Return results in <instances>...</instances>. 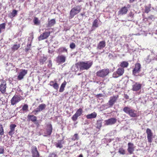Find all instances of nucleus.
<instances>
[{
    "mask_svg": "<svg viewBox=\"0 0 157 157\" xmlns=\"http://www.w3.org/2000/svg\"><path fill=\"white\" fill-rule=\"evenodd\" d=\"M92 64V62L91 61L81 62L78 64L80 70H81L88 69Z\"/></svg>",
    "mask_w": 157,
    "mask_h": 157,
    "instance_id": "f257e3e1",
    "label": "nucleus"
},
{
    "mask_svg": "<svg viewBox=\"0 0 157 157\" xmlns=\"http://www.w3.org/2000/svg\"><path fill=\"white\" fill-rule=\"evenodd\" d=\"M123 111L126 114H128L131 117H135L137 116V111L131 108L126 106L123 109Z\"/></svg>",
    "mask_w": 157,
    "mask_h": 157,
    "instance_id": "f03ea898",
    "label": "nucleus"
},
{
    "mask_svg": "<svg viewBox=\"0 0 157 157\" xmlns=\"http://www.w3.org/2000/svg\"><path fill=\"white\" fill-rule=\"evenodd\" d=\"M81 8L80 6H77L72 8L70 12V18H72L75 15L79 13L81 10Z\"/></svg>",
    "mask_w": 157,
    "mask_h": 157,
    "instance_id": "7ed1b4c3",
    "label": "nucleus"
},
{
    "mask_svg": "<svg viewBox=\"0 0 157 157\" xmlns=\"http://www.w3.org/2000/svg\"><path fill=\"white\" fill-rule=\"evenodd\" d=\"M109 72V69H103L98 71L97 72V75L100 77H104L106 76Z\"/></svg>",
    "mask_w": 157,
    "mask_h": 157,
    "instance_id": "20e7f679",
    "label": "nucleus"
},
{
    "mask_svg": "<svg viewBox=\"0 0 157 157\" xmlns=\"http://www.w3.org/2000/svg\"><path fill=\"white\" fill-rule=\"evenodd\" d=\"M22 99V97L18 95H15L11 100V104L12 105H14Z\"/></svg>",
    "mask_w": 157,
    "mask_h": 157,
    "instance_id": "39448f33",
    "label": "nucleus"
},
{
    "mask_svg": "<svg viewBox=\"0 0 157 157\" xmlns=\"http://www.w3.org/2000/svg\"><path fill=\"white\" fill-rule=\"evenodd\" d=\"M124 72V69L123 68H119L116 72H114L113 75V77L117 78L123 75Z\"/></svg>",
    "mask_w": 157,
    "mask_h": 157,
    "instance_id": "423d86ee",
    "label": "nucleus"
},
{
    "mask_svg": "<svg viewBox=\"0 0 157 157\" xmlns=\"http://www.w3.org/2000/svg\"><path fill=\"white\" fill-rule=\"evenodd\" d=\"M82 112L83 110L82 109L79 108L78 109L75 114L72 117V120L74 121H76L78 117L82 115Z\"/></svg>",
    "mask_w": 157,
    "mask_h": 157,
    "instance_id": "0eeeda50",
    "label": "nucleus"
},
{
    "mask_svg": "<svg viewBox=\"0 0 157 157\" xmlns=\"http://www.w3.org/2000/svg\"><path fill=\"white\" fill-rule=\"evenodd\" d=\"M117 99V96H116L111 97L108 102L107 103V105L109 106V108L112 107Z\"/></svg>",
    "mask_w": 157,
    "mask_h": 157,
    "instance_id": "6e6552de",
    "label": "nucleus"
},
{
    "mask_svg": "<svg viewBox=\"0 0 157 157\" xmlns=\"http://www.w3.org/2000/svg\"><path fill=\"white\" fill-rule=\"evenodd\" d=\"M146 132L147 134V137L148 142L151 143L152 142V139L153 137V133L151 130L147 128L146 129Z\"/></svg>",
    "mask_w": 157,
    "mask_h": 157,
    "instance_id": "1a4fd4ad",
    "label": "nucleus"
},
{
    "mask_svg": "<svg viewBox=\"0 0 157 157\" xmlns=\"http://www.w3.org/2000/svg\"><path fill=\"white\" fill-rule=\"evenodd\" d=\"M117 120L114 118H111L105 121V125H112L115 124Z\"/></svg>",
    "mask_w": 157,
    "mask_h": 157,
    "instance_id": "9d476101",
    "label": "nucleus"
},
{
    "mask_svg": "<svg viewBox=\"0 0 157 157\" xmlns=\"http://www.w3.org/2000/svg\"><path fill=\"white\" fill-rule=\"evenodd\" d=\"M141 68V65L139 63H136L135 64V67L134 68L132 73L135 76H137L138 73L140 71Z\"/></svg>",
    "mask_w": 157,
    "mask_h": 157,
    "instance_id": "9b49d317",
    "label": "nucleus"
},
{
    "mask_svg": "<svg viewBox=\"0 0 157 157\" xmlns=\"http://www.w3.org/2000/svg\"><path fill=\"white\" fill-rule=\"evenodd\" d=\"M142 85L137 82H134L132 85V90L134 91H137L141 89Z\"/></svg>",
    "mask_w": 157,
    "mask_h": 157,
    "instance_id": "f8f14e48",
    "label": "nucleus"
},
{
    "mask_svg": "<svg viewBox=\"0 0 157 157\" xmlns=\"http://www.w3.org/2000/svg\"><path fill=\"white\" fill-rule=\"evenodd\" d=\"M6 82L5 80L2 81L0 85V91L2 94H4L6 92Z\"/></svg>",
    "mask_w": 157,
    "mask_h": 157,
    "instance_id": "ddd939ff",
    "label": "nucleus"
},
{
    "mask_svg": "<svg viewBox=\"0 0 157 157\" xmlns=\"http://www.w3.org/2000/svg\"><path fill=\"white\" fill-rule=\"evenodd\" d=\"M27 70L25 69H22L19 73L17 76V79L19 80H21L23 78L24 76L27 74Z\"/></svg>",
    "mask_w": 157,
    "mask_h": 157,
    "instance_id": "4468645a",
    "label": "nucleus"
},
{
    "mask_svg": "<svg viewBox=\"0 0 157 157\" xmlns=\"http://www.w3.org/2000/svg\"><path fill=\"white\" fill-rule=\"evenodd\" d=\"M31 150L33 157H39V154L36 146H32L31 147Z\"/></svg>",
    "mask_w": 157,
    "mask_h": 157,
    "instance_id": "2eb2a0df",
    "label": "nucleus"
},
{
    "mask_svg": "<svg viewBox=\"0 0 157 157\" xmlns=\"http://www.w3.org/2000/svg\"><path fill=\"white\" fill-rule=\"evenodd\" d=\"M50 32H45L38 37L39 40H41L47 38L50 35Z\"/></svg>",
    "mask_w": 157,
    "mask_h": 157,
    "instance_id": "dca6fc26",
    "label": "nucleus"
},
{
    "mask_svg": "<svg viewBox=\"0 0 157 157\" xmlns=\"http://www.w3.org/2000/svg\"><path fill=\"white\" fill-rule=\"evenodd\" d=\"M66 57L63 55L58 56L56 58V61L58 63H62L65 62Z\"/></svg>",
    "mask_w": 157,
    "mask_h": 157,
    "instance_id": "f3484780",
    "label": "nucleus"
},
{
    "mask_svg": "<svg viewBox=\"0 0 157 157\" xmlns=\"http://www.w3.org/2000/svg\"><path fill=\"white\" fill-rule=\"evenodd\" d=\"M46 130V132L45 133L46 135L44 136H48L50 135L51 134L52 130V128L51 124H49L47 125V128Z\"/></svg>",
    "mask_w": 157,
    "mask_h": 157,
    "instance_id": "a211bd4d",
    "label": "nucleus"
},
{
    "mask_svg": "<svg viewBox=\"0 0 157 157\" xmlns=\"http://www.w3.org/2000/svg\"><path fill=\"white\" fill-rule=\"evenodd\" d=\"M16 127V125L14 124H12L10 125V130L8 132V134L10 136H12L14 134L15 128Z\"/></svg>",
    "mask_w": 157,
    "mask_h": 157,
    "instance_id": "6ab92c4d",
    "label": "nucleus"
},
{
    "mask_svg": "<svg viewBox=\"0 0 157 157\" xmlns=\"http://www.w3.org/2000/svg\"><path fill=\"white\" fill-rule=\"evenodd\" d=\"M128 151L129 153L131 154L133 153V152L134 150V144L132 143H129L128 144Z\"/></svg>",
    "mask_w": 157,
    "mask_h": 157,
    "instance_id": "aec40b11",
    "label": "nucleus"
},
{
    "mask_svg": "<svg viewBox=\"0 0 157 157\" xmlns=\"http://www.w3.org/2000/svg\"><path fill=\"white\" fill-rule=\"evenodd\" d=\"M99 21L97 19H95L92 23V27L90 31H92L98 27Z\"/></svg>",
    "mask_w": 157,
    "mask_h": 157,
    "instance_id": "412c9836",
    "label": "nucleus"
},
{
    "mask_svg": "<svg viewBox=\"0 0 157 157\" xmlns=\"http://www.w3.org/2000/svg\"><path fill=\"white\" fill-rule=\"evenodd\" d=\"M128 11V9L125 6L121 8L118 12V14L119 15H123L126 14Z\"/></svg>",
    "mask_w": 157,
    "mask_h": 157,
    "instance_id": "4be33fe9",
    "label": "nucleus"
},
{
    "mask_svg": "<svg viewBox=\"0 0 157 157\" xmlns=\"http://www.w3.org/2000/svg\"><path fill=\"white\" fill-rule=\"evenodd\" d=\"M46 107V105L44 104H42L39 105L38 107L36 108V112H40L41 111L45 109Z\"/></svg>",
    "mask_w": 157,
    "mask_h": 157,
    "instance_id": "5701e85b",
    "label": "nucleus"
},
{
    "mask_svg": "<svg viewBox=\"0 0 157 157\" xmlns=\"http://www.w3.org/2000/svg\"><path fill=\"white\" fill-rule=\"evenodd\" d=\"M105 45V41H102L98 43L97 47V48L99 50H101L104 48Z\"/></svg>",
    "mask_w": 157,
    "mask_h": 157,
    "instance_id": "b1692460",
    "label": "nucleus"
},
{
    "mask_svg": "<svg viewBox=\"0 0 157 157\" xmlns=\"http://www.w3.org/2000/svg\"><path fill=\"white\" fill-rule=\"evenodd\" d=\"M64 143L63 140H58L55 144V146L57 148H61L63 147V144Z\"/></svg>",
    "mask_w": 157,
    "mask_h": 157,
    "instance_id": "393cba45",
    "label": "nucleus"
},
{
    "mask_svg": "<svg viewBox=\"0 0 157 157\" xmlns=\"http://www.w3.org/2000/svg\"><path fill=\"white\" fill-rule=\"evenodd\" d=\"M97 116V113L95 112H94L91 114L87 115L86 117L87 119H90L95 118Z\"/></svg>",
    "mask_w": 157,
    "mask_h": 157,
    "instance_id": "a878e982",
    "label": "nucleus"
},
{
    "mask_svg": "<svg viewBox=\"0 0 157 157\" xmlns=\"http://www.w3.org/2000/svg\"><path fill=\"white\" fill-rule=\"evenodd\" d=\"M28 120L35 122L37 121V117L33 115H28L27 116Z\"/></svg>",
    "mask_w": 157,
    "mask_h": 157,
    "instance_id": "bb28decb",
    "label": "nucleus"
},
{
    "mask_svg": "<svg viewBox=\"0 0 157 157\" xmlns=\"http://www.w3.org/2000/svg\"><path fill=\"white\" fill-rule=\"evenodd\" d=\"M67 84V82L64 81L61 84L60 89L59 90V92H62L63 91L64 88L65 87Z\"/></svg>",
    "mask_w": 157,
    "mask_h": 157,
    "instance_id": "cd10ccee",
    "label": "nucleus"
},
{
    "mask_svg": "<svg viewBox=\"0 0 157 157\" xmlns=\"http://www.w3.org/2000/svg\"><path fill=\"white\" fill-rule=\"evenodd\" d=\"M17 14V11L16 10H13L12 12L10 13L9 15V17L10 18H13L15 17Z\"/></svg>",
    "mask_w": 157,
    "mask_h": 157,
    "instance_id": "c85d7f7f",
    "label": "nucleus"
},
{
    "mask_svg": "<svg viewBox=\"0 0 157 157\" xmlns=\"http://www.w3.org/2000/svg\"><path fill=\"white\" fill-rule=\"evenodd\" d=\"M128 63L126 61H123L121 63L120 65V67L121 68L127 67L128 66Z\"/></svg>",
    "mask_w": 157,
    "mask_h": 157,
    "instance_id": "c756f323",
    "label": "nucleus"
},
{
    "mask_svg": "<svg viewBox=\"0 0 157 157\" xmlns=\"http://www.w3.org/2000/svg\"><path fill=\"white\" fill-rule=\"evenodd\" d=\"M47 58L44 56H41L40 59V64H43L46 60Z\"/></svg>",
    "mask_w": 157,
    "mask_h": 157,
    "instance_id": "7c9ffc66",
    "label": "nucleus"
},
{
    "mask_svg": "<svg viewBox=\"0 0 157 157\" xmlns=\"http://www.w3.org/2000/svg\"><path fill=\"white\" fill-rule=\"evenodd\" d=\"M56 22V20L54 19H52L50 21H48V26H53Z\"/></svg>",
    "mask_w": 157,
    "mask_h": 157,
    "instance_id": "2f4dec72",
    "label": "nucleus"
},
{
    "mask_svg": "<svg viewBox=\"0 0 157 157\" xmlns=\"http://www.w3.org/2000/svg\"><path fill=\"white\" fill-rule=\"evenodd\" d=\"M102 120H99L97 121L96 128L98 129H100L102 126Z\"/></svg>",
    "mask_w": 157,
    "mask_h": 157,
    "instance_id": "473e14b6",
    "label": "nucleus"
},
{
    "mask_svg": "<svg viewBox=\"0 0 157 157\" xmlns=\"http://www.w3.org/2000/svg\"><path fill=\"white\" fill-rule=\"evenodd\" d=\"M6 24L5 23H3L0 24V33L2 31H4L5 29Z\"/></svg>",
    "mask_w": 157,
    "mask_h": 157,
    "instance_id": "72a5a7b5",
    "label": "nucleus"
},
{
    "mask_svg": "<svg viewBox=\"0 0 157 157\" xmlns=\"http://www.w3.org/2000/svg\"><path fill=\"white\" fill-rule=\"evenodd\" d=\"M58 51L59 53L67 52V50L65 47H62L59 49Z\"/></svg>",
    "mask_w": 157,
    "mask_h": 157,
    "instance_id": "f704fd0d",
    "label": "nucleus"
},
{
    "mask_svg": "<svg viewBox=\"0 0 157 157\" xmlns=\"http://www.w3.org/2000/svg\"><path fill=\"white\" fill-rule=\"evenodd\" d=\"M151 6V5L149 4V6H145V12L148 13L150 11Z\"/></svg>",
    "mask_w": 157,
    "mask_h": 157,
    "instance_id": "c9c22d12",
    "label": "nucleus"
},
{
    "mask_svg": "<svg viewBox=\"0 0 157 157\" xmlns=\"http://www.w3.org/2000/svg\"><path fill=\"white\" fill-rule=\"evenodd\" d=\"M20 44H14L12 47V50H13L14 51H16L20 47Z\"/></svg>",
    "mask_w": 157,
    "mask_h": 157,
    "instance_id": "e433bc0d",
    "label": "nucleus"
},
{
    "mask_svg": "<svg viewBox=\"0 0 157 157\" xmlns=\"http://www.w3.org/2000/svg\"><path fill=\"white\" fill-rule=\"evenodd\" d=\"M33 22L34 24L36 25H39L40 24V22L38 19L36 17H34L33 19Z\"/></svg>",
    "mask_w": 157,
    "mask_h": 157,
    "instance_id": "4c0bfd02",
    "label": "nucleus"
},
{
    "mask_svg": "<svg viewBox=\"0 0 157 157\" xmlns=\"http://www.w3.org/2000/svg\"><path fill=\"white\" fill-rule=\"evenodd\" d=\"M28 105L27 104H25L23 105L21 109L23 111H24L25 112H27V111H28Z\"/></svg>",
    "mask_w": 157,
    "mask_h": 157,
    "instance_id": "58836bf2",
    "label": "nucleus"
},
{
    "mask_svg": "<svg viewBox=\"0 0 157 157\" xmlns=\"http://www.w3.org/2000/svg\"><path fill=\"white\" fill-rule=\"evenodd\" d=\"M150 56L148 55L147 57L144 59L145 62L147 63H149L151 60V59L150 58Z\"/></svg>",
    "mask_w": 157,
    "mask_h": 157,
    "instance_id": "ea45409f",
    "label": "nucleus"
},
{
    "mask_svg": "<svg viewBox=\"0 0 157 157\" xmlns=\"http://www.w3.org/2000/svg\"><path fill=\"white\" fill-rule=\"evenodd\" d=\"M4 134V131L2 125L0 124V135L2 136Z\"/></svg>",
    "mask_w": 157,
    "mask_h": 157,
    "instance_id": "a19ab883",
    "label": "nucleus"
},
{
    "mask_svg": "<svg viewBox=\"0 0 157 157\" xmlns=\"http://www.w3.org/2000/svg\"><path fill=\"white\" fill-rule=\"evenodd\" d=\"M79 139V137L78 134H75L74 136H73L72 138V140H78Z\"/></svg>",
    "mask_w": 157,
    "mask_h": 157,
    "instance_id": "79ce46f5",
    "label": "nucleus"
},
{
    "mask_svg": "<svg viewBox=\"0 0 157 157\" xmlns=\"http://www.w3.org/2000/svg\"><path fill=\"white\" fill-rule=\"evenodd\" d=\"M134 14L132 12H130V13L128 14V17L130 18V19L129 20V21H132V18L133 17Z\"/></svg>",
    "mask_w": 157,
    "mask_h": 157,
    "instance_id": "37998d69",
    "label": "nucleus"
},
{
    "mask_svg": "<svg viewBox=\"0 0 157 157\" xmlns=\"http://www.w3.org/2000/svg\"><path fill=\"white\" fill-rule=\"evenodd\" d=\"M52 86L54 88V89L57 90H58L59 88V85L56 82Z\"/></svg>",
    "mask_w": 157,
    "mask_h": 157,
    "instance_id": "c03bdc74",
    "label": "nucleus"
},
{
    "mask_svg": "<svg viewBox=\"0 0 157 157\" xmlns=\"http://www.w3.org/2000/svg\"><path fill=\"white\" fill-rule=\"evenodd\" d=\"M119 152L121 154L124 155L125 154V150L122 148L119 149Z\"/></svg>",
    "mask_w": 157,
    "mask_h": 157,
    "instance_id": "a18cd8bd",
    "label": "nucleus"
},
{
    "mask_svg": "<svg viewBox=\"0 0 157 157\" xmlns=\"http://www.w3.org/2000/svg\"><path fill=\"white\" fill-rule=\"evenodd\" d=\"M4 152V147L0 146V154H3Z\"/></svg>",
    "mask_w": 157,
    "mask_h": 157,
    "instance_id": "49530a36",
    "label": "nucleus"
},
{
    "mask_svg": "<svg viewBox=\"0 0 157 157\" xmlns=\"http://www.w3.org/2000/svg\"><path fill=\"white\" fill-rule=\"evenodd\" d=\"M70 47L71 48L74 49L75 47V44L73 43H72L70 44Z\"/></svg>",
    "mask_w": 157,
    "mask_h": 157,
    "instance_id": "de8ad7c7",
    "label": "nucleus"
},
{
    "mask_svg": "<svg viewBox=\"0 0 157 157\" xmlns=\"http://www.w3.org/2000/svg\"><path fill=\"white\" fill-rule=\"evenodd\" d=\"M52 66V61L51 60H49L48 61V66L49 67H51Z\"/></svg>",
    "mask_w": 157,
    "mask_h": 157,
    "instance_id": "09e8293b",
    "label": "nucleus"
},
{
    "mask_svg": "<svg viewBox=\"0 0 157 157\" xmlns=\"http://www.w3.org/2000/svg\"><path fill=\"white\" fill-rule=\"evenodd\" d=\"M30 45V44L27 45V47L25 48V51L26 52H27L29 49Z\"/></svg>",
    "mask_w": 157,
    "mask_h": 157,
    "instance_id": "8fccbe9b",
    "label": "nucleus"
},
{
    "mask_svg": "<svg viewBox=\"0 0 157 157\" xmlns=\"http://www.w3.org/2000/svg\"><path fill=\"white\" fill-rule=\"evenodd\" d=\"M56 155L55 153L50 154L48 157H55Z\"/></svg>",
    "mask_w": 157,
    "mask_h": 157,
    "instance_id": "3c124183",
    "label": "nucleus"
},
{
    "mask_svg": "<svg viewBox=\"0 0 157 157\" xmlns=\"http://www.w3.org/2000/svg\"><path fill=\"white\" fill-rule=\"evenodd\" d=\"M55 83L53 81H51L50 82V83H49V85H50V86H53V84H54Z\"/></svg>",
    "mask_w": 157,
    "mask_h": 157,
    "instance_id": "603ef678",
    "label": "nucleus"
},
{
    "mask_svg": "<svg viewBox=\"0 0 157 157\" xmlns=\"http://www.w3.org/2000/svg\"><path fill=\"white\" fill-rule=\"evenodd\" d=\"M36 110L33 111L32 112V113H34V114L35 115H36L37 114V113H39V112H36Z\"/></svg>",
    "mask_w": 157,
    "mask_h": 157,
    "instance_id": "864d4df0",
    "label": "nucleus"
},
{
    "mask_svg": "<svg viewBox=\"0 0 157 157\" xmlns=\"http://www.w3.org/2000/svg\"><path fill=\"white\" fill-rule=\"evenodd\" d=\"M135 0H129L130 3H132L135 1Z\"/></svg>",
    "mask_w": 157,
    "mask_h": 157,
    "instance_id": "5fc2aeb1",
    "label": "nucleus"
},
{
    "mask_svg": "<svg viewBox=\"0 0 157 157\" xmlns=\"http://www.w3.org/2000/svg\"><path fill=\"white\" fill-rule=\"evenodd\" d=\"M78 3H79L82 2V0H76Z\"/></svg>",
    "mask_w": 157,
    "mask_h": 157,
    "instance_id": "6e6d98bb",
    "label": "nucleus"
},
{
    "mask_svg": "<svg viewBox=\"0 0 157 157\" xmlns=\"http://www.w3.org/2000/svg\"><path fill=\"white\" fill-rule=\"evenodd\" d=\"M154 17L152 15H151L149 17V18H151V19H152Z\"/></svg>",
    "mask_w": 157,
    "mask_h": 157,
    "instance_id": "4d7b16f0",
    "label": "nucleus"
},
{
    "mask_svg": "<svg viewBox=\"0 0 157 157\" xmlns=\"http://www.w3.org/2000/svg\"><path fill=\"white\" fill-rule=\"evenodd\" d=\"M130 7V5L128 4L127 6L126 7H127V8L128 9V8H129Z\"/></svg>",
    "mask_w": 157,
    "mask_h": 157,
    "instance_id": "13d9d810",
    "label": "nucleus"
},
{
    "mask_svg": "<svg viewBox=\"0 0 157 157\" xmlns=\"http://www.w3.org/2000/svg\"><path fill=\"white\" fill-rule=\"evenodd\" d=\"M78 157H83V156L82 154H81L79 155Z\"/></svg>",
    "mask_w": 157,
    "mask_h": 157,
    "instance_id": "bf43d9fd",
    "label": "nucleus"
},
{
    "mask_svg": "<svg viewBox=\"0 0 157 157\" xmlns=\"http://www.w3.org/2000/svg\"><path fill=\"white\" fill-rule=\"evenodd\" d=\"M125 97L127 99H128V96L127 95H126Z\"/></svg>",
    "mask_w": 157,
    "mask_h": 157,
    "instance_id": "052dcab7",
    "label": "nucleus"
},
{
    "mask_svg": "<svg viewBox=\"0 0 157 157\" xmlns=\"http://www.w3.org/2000/svg\"><path fill=\"white\" fill-rule=\"evenodd\" d=\"M101 95H102V94H99L98 95V96H100V97L101 96Z\"/></svg>",
    "mask_w": 157,
    "mask_h": 157,
    "instance_id": "680f3d73",
    "label": "nucleus"
},
{
    "mask_svg": "<svg viewBox=\"0 0 157 157\" xmlns=\"http://www.w3.org/2000/svg\"><path fill=\"white\" fill-rule=\"evenodd\" d=\"M21 2H23L25 0H19Z\"/></svg>",
    "mask_w": 157,
    "mask_h": 157,
    "instance_id": "e2e57ef3",
    "label": "nucleus"
},
{
    "mask_svg": "<svg viewBox=\"0 0 157 157\" xmlns=\"http://www.w3.org/2000/svg\"><path fill=\"white\" fill-rule=\"evenodd\" d=\"M156 34H157V29L156 31Z\"/></svg>",
    "mask_w": 157,
    "mask_h": 157,
    "instance_id": "0e129e2a",
    "label": "nucleus"
},
{
    "mask_svg": "<svg viewBox=\"0 0 157 157\" xmlns=\"http://www.w3.org/2000/svg\"><path fill=\"white\" fill-rule=\"evenodd\" d=\"M14 0H10L12 2L13 1H14Z\"/></svg>",
    "mask_w": 157,
    "mask_h": 157,
    "instance_id": "69168bd1",
    "label": "nucleus"
},
{
    "mask_svg": "<svg viewBox=\"0 0 157 157\" xmlns=\"http://www.w3.org/2000/svg\"><path fill=\"white\" fill-rule=\"evenodd\" d=\"M81 15H82H82H83V14H81Z\"/></svg>",
    "mask_w": 157,
    "mask_h": 157,
    "instance_id": "338daca9",
    "label": "nucleus"
},
{
    "mask_svg": "<svg viewBox=\"0 0 157 157\" xmlns=\"http://www.w3.org/2000/svg\"><path fill=\"white\" fill-rule=\"evenodd\" d=\"M80 75V74H78V75Z\"/></svg>",
    "mask_w": 157,
    "mask_h": 157,
    "instance_id": "774afa93",
    "label": "nucleus"
}]
</instances>
